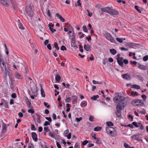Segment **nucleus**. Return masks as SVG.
Returning a JSON list of instances; mask_svg holds the SVG:
<instances>
[{"label":"nucleus","instance_id":"17","mask_svg":"<svg viewBox=\"0 0 148 148\" xmlns=\"http://www.w3.org/2000/svg\"><path fill=\"white\" fill-rule=\"evenodd\" d=\"M123 59V58L121 57V58L119 59H118L117 60V62L118 64L122 67L123 66V62H122Z\"/></svg>","mask_w":148,"mask_h":148},{"label":"nucleus","instance_id":"37","mask_svg":"<svg viewBox=\"0 0 148 148\" xmlns=\"http://www.w3.org/2000/svg\"><path fill=\"white\" fill-rule=\"evenodd\" d=\"M40 91H41V95L43 97H45V93L42 88L41 89Z\"/></svg>","mask_w":148,"mask_h":148},{"label":"nucleus","instance_id":"60","mask_svg":"<svg viewBox=\"0 0 148 148\" xmlns=\"http://www.w3.org/2000/svg\"><path fill=\"white\" fill-rule=\"evenodd\" d=\"M48 26L49 28V29H50L51 28V27L54 26V24L51 23H50L48 24Z\"/></svg>","mask_w":148,"mask_h":148},{"label":"nucleus","instance_id":"64","mask_svg":"<svg viewBox=\"0 0 148 148\" xmlns=\"http://www.w3.org/2000/svg\"><path fill=\"white\" fill-rule=\"evenodd\" d=\"M47 47L49 50H51V46L50 44H48L47 45Z\"/></svg>","mask_w":148,"mask_h":148},{"label":"nucleus","instance_id":"57","mask_svg":"<svg viewBox=\"0 0 148 148\" xmlns=\"http://www.w3.org/2000/svg\"><path fill=\"white\" fill-rule=\"evenodd\" d=\"M107 62V59H103L102 63L103 64L105 65Z\"/></svg>","mask_w":148,"mask_h":148},{"label":"nucleus","instance_id":"24","mask_svg":"<svg viewBox=\"0 0 148 148\" xmlns=\"http://www.w3.org/2000/svg\"><path fill=\"white\" fill-rule=\"evenodd\" d=\"M49 135L53 138H55L56 136V134L54 132L50 131L49 133Z\"/></svg>","mask_w":148,"mask_h":148},{"label":"nucleus","instance_id":"5","mask_svg":"<svg viewBox=\"0 0 148 148\" xmlns=\"http://www.w3.org/2000/svg\"><path fill=\"white\" fill-rule=\"evenodd\" d=\"M132 103L135 106H142L144 104V102L142 100L136 99L133 100Z\"/></svg>","mask_w":148,"mask_h":148},{"label":"nucleus","instance_id":"27","mask_svg":"<svg viewBox=\"0 0 148 148\" xmlns=\"http://www.w3.org/2000/svg\"><path fill=\"white\" fill-rule=\"evenodd\" d=\"M1 101H3V105L4 107L5 108H8V104L7 102L5 99H3Z\"/></svg>","mask_w":148,"mask_h":148},{"label":"nucleus","instance_id":"49","mask_svg":"<svg viewBox=\"0 0 148 148\" xmlns=\"http://www.w3.org/2000/svg\"><path fill=\"white\" fill-rule=\"evenodd\" d=\"M143 60L144 61H146L148 60V56L146 55L144 56L143 58Z\"/></svg>","mask_w":148,"mask_h":148},{"label":"nucleus","instance_id":"6","mask_svg":"<svg viewBox=\"0 0 148 148\" xmlns=\"http://www.w3.org/2000/svg\"><path fill=\"white\" fill-rule=\"evenodd\" d=\"M32 117L35 121H36L38 123H40V116L38 113L32 116Z\"/></svg>","mask_w":148,"mask_h":148},{"label":"nucleus","instance_id":"28","mask_svg":"<svg viewBox=\"0 0 148 148\" xmlns=\"http://www.w3.org/2000/svg\"><path fill=\"white\" fill-rule=\"evenodd\" d=\"M61 79V77L60 76L58 75L57 74L56 75L55 77V79L56 81L57 82H59Z\"/></svg>","mask_w":148,"mask_h":148},{"label":"nucleus","instance_id":"59","mask_svg":"<svg viewBox=\"0 0 148 148\" xmlns=\"http://www.w3.org/2000/svg\"><path fill=\"white\" fill-rule=\"evenodd\" d=\"M27 105L28 107L30 109H31L32 108V105L31 103L30 102H29L27 103Z\"/></svg>","mask_w":148,"mask_h":148},{"label":"nucleus","instance_id":"58","mask_svg":"<svg viewBox=\"0 0 148 148\" xmlns=\"http://www.w3.org/2000/svg\"><path fill=\"white\" fill-rule=\"evenodd\" d=\"M47 14L48 16L51 18V15L49 10H48L47 12Z\"/></svg>","mask_w":148,"mask_h":148},{"label":"nucleus","instance_id":"23","mask_svg":"<svg viewBox=\"0 0 148 148\" xmlns=\"http://www.w3.org/2000/svg\"><path fill=\"white\" fill-rule=\"evenodd\" d=\"M127 44L129 47L131 48H134L136 46V44L133 42H130L128 43Z\"/></svg>","mask_w":148,"mask_h":148},{"label":"nucleus","instance_id":"20","mask_svg":"<svg viewBox=\"0 0 148 148\" xmlns=\"http://www.w3.org/2000/svg\"><path fill=\"white\" fill-rule=\"evenodd\" d=\"M138 67L140 69L143 70H146L147 68L145 66L140 64H139L138 65Z\"/></svg>","mask_w":148,"mask_h":148},{"label":"nucleus","instance_id":"13","mask_svg":"<svg viewBox=\"0 0 148 148\" xmlns=\"http://www.w3.org/2000/svg\"><path fill=\"white\" fill-rule=\"evenodd\" d=\"M0 3L6 7H8L9 6V4L7 0H1Z\"/></svg>","mask_w":148,"mask_h":148},{"label":"nucleus","instance_id":"25","mask_svg":"<svg viewBox=\"0 0 148 148\" xmlns=\"http://www.w3.org/2000/svg\"><path fill=\"white\" fill-rule=\"evenodd\" d=\"M131 95L134 97L135 96H138L139 95V94L137 92L133 91H131L130 92Z\"/></svg>","mask_w":148,"mask_h":148},{"label":"nucleus","instance_id":"34","mask_svg":"<svg viewBox=\"0 0 148 148\" xmlns=\"http://www.w3.org/2000/svg\"><path fill=\"white\" fill-rule=\"evenodd\" d=\"M101 127L97 126L94 128V130L95 131H99L101 130Z\"/></svg>","mask_w":148,"mask_h":148},{"label":"nucleus","instance_id":"41","mask_svg":"<svg viewBox=\"0 0 148 148\" xmlns=\"http://www.w3.org/2000/svg\"><path fill=\"white\" fill-rule=\"evenodd\" d=\"M54 47L55 48H56L57 50H58L59 49V48L58 47V43L56 42H55L54 44Z\"/></svg>","mask_w":148,"mask_h":148},{"label":"nucleus","instance_id":"52","mask_svg":"<svg viewBox=\"0 0 148 148\" xmlns=\"http://www.w3.org/2000/svg\"><path fill=\"white\" fill-rule=\"evenodd\" d=\"M28 148H34V146L32 144L29 143L28 145Z\"/></svg>","mask_w":148,"mask_h":148},{"label":"nucleus","instance_id":"54","mask_svg":"<svg viewBox=\"0 0 148 148\" xmlns=\"http://www.w3.org/2000/svg\"><path fill=\"white\" fill-rule=\"evenodd\" d=\"M94 117L92 116H90L89 118V120L90 121H93Z\"/></svg>","mask_w":148,"mask_h":148},{"label":"nucleus","instance_id":"8","mask_svg":"<svg viewBox=\"0 0 148 148\" xmlns=\"http://www.w3.org/2000/svg\"><path fill=\"white\" fill-rule=\"evenodd\" d=\"M69 130L67 129L65 130L63 133V135L64 136L66 137L68 139H70L71 138V133H69Z\"/></svg>","mask_w":148,"mask_h":148},{"label":"nucleus","instance_id":"1","mask_svg":"<svg viewBox=\"0 0 148 148\" xmlns=\"http://www.w3.org/2000/svg\"><path fill=\"white\" fill-rule=\"evenodd\" d=\"M125 99V98L121 96L115 97L113 98L114 101L117 102V101H119V102L116 106V111L115 112V114L118 117H120L121 116V111L123 109V108H124L125 106V103L122 101Z\"/></svg>","mask_w":148,"mask_h":148},{"label":"nucleus","instance_id":"2","mask_svg":"<svg viewBox=\"0 0 148 148\" xmlns=\"http://www.w3.org/2000/svg\"><path fill=\"white\" fill-rule=\"evenodd\" d=\"M106 130L107 133L112 137H115L117 135L116 129L112 127H106Z\"/></svg>","mask_w":148,"mask_h":148},{"label":"nucleus","instance_id":"29","mask_svg":"<svg viewBox=\"0 0 148 148\" xmlns=\"http://www.w3.org/2000/svg\"><path fill=\"white\" fill-rule=\"evenodd\" d=\"M110 51L113 55H114L116 53V51L114 49H110Z\"/></svg>","mask_w":148,"mask_h":148},{"label":"nucleus","instance_id":"19","mask_svg":"<svg viewBox=\"0 0 148 148\" xmlns=\"http://www.w3.org/2000/svg\"><path fill=\"white\" fill-rule=\"evenodd\" d=\"M84 49L87 51H88L90 50V45L88 44L86 45L84 44Z\"/></svg>","mask_w":148,"mask_h":148},{"label":"nucleus","instance_id":"3","mask_svg":"<svg viewBox=\"0 0 148 148\" xmlns=\"http://www.w3.org/2000/svg\"><path fill=\"white\" fill-rule=\"evenodd\" d=\"M0 63L2 69V72L4 75V76H6L7 75L6 67L4 61L2 58V55L1 54H0Z\"/></svg>","mask_w":148,"mask_h":148},{"label":"nucleus","instance_id":"7","mask_svg":"<svg viewBox=\"0 0 148 148\" xmlns=\"http://www.w3.org/2000/svg\"><path fill=\"white\" fill-rule=\"evenodd\" d=\"M70 38L71 39V43L72 46H74L75 44V37L74 32L72 33L71 35L69 34Z\"/></svg>","mask_w":148,"mask_h":148},{"label":"nucleus","instance_id":"4","mask_svg":"<svg viewBox=\"0 0 148 148\" xmlns=\"http://www.w3.org/2000/svg\"><path fill=\"white\" fill-rule=\"evenodd\" d=\"M103 35L104 37L107 40L110 41L111 42L114 43L116 42L114 39L107 31H106L104 32Z\"/></svg>","mask_w":148,"mask_h":148},{"label":"nucleus","instance_id":"47","mask_svg":"<svg viewBox=\"0 0 148 148\" xmlns=\"http://www.w3.org/2000/svg\"><path fill=\"white\" fill-rule=\"evenodd\" d=\"M44 129L46 132H48L50 131L48 127H45L44 128Z\"/></svg>","mask_w":148,"mask_h":148},{"label":"nucleus","instance_id":"21","mask_svg":"<svg viewBox=\"0 0 148 148\" xmlns=\"http://www.w3.org/2000/svg\"><path fill=\"white\" fill-rule=\"evenodd\" d=\"M87 105V103L86 101H83L80 103L81 107L84 108L86 107Z\"/></svg>","mask_w":148,"mask_h":148},{"label":"nucleus","instance_id":"43","mask_svg":"<svg viewBox=\"0 0 148 148\" xmlns=\"http://www.w3.org/2000/svg\"><path fill=\"white\" fill-rule=\"evenodd\" d=\"M65 101L66 102H70L71 101V99L70 97H67L66 98V99H65Z\"/></svg>","mask_w":148,"mask_h":148},{"label":"nucleus","instance_id":"42","mask_svg":"<svg viewBox=\"0 0 148 148\" xmlns=\"http://www.w3.org/2000/svg\"><path fill=\"white\" fill-rule=\"evenodd\" d=\"M135 9L137 10V11L139 13H141V10L139 9V7L137 5L135 6Z\"/></svg>","mask_w":148,"mask_h":148},{"label":"nucleus","instance_id":"16","mask_svg":"<svg viewBox=\"0 0 148 148\" xmlns=\"http://www.w3.org/2000/svg\"><path fill=\"white\" fill-rule=\"evenodd\" d=\"M7 131V126L6 124L4 123H3L2 125V132L4 133Z\"/></svg>","mask_w":148,"mask_h":148},{"label":"nucleus","instance_id":"45","mask_svg":"<svg viewBox=\"0 0 148 148\" xmlns=\"http://www.w3.org/2000/svg\"><path fill=\"white\" fill-rule=\"evenodd\" d=\"M60 49L62 51H64L66 50V47L64 45H62L60 48Z\"/></svg>","mask_w":148,"mask_h":148},{"label":"nucleus","instance_id":"12","mask_svg":"<svg viewBox=\"0 0 148 148\" xmlns=\"http://www.w3.org/2000/svg\"><path fill=\"white\" fill-rule=\"evenodd\" d=\"M11 3L12 5V7L15 10H16L18 9V8L17 7V5L16 3L13 1H11Z\"/></svg>","mask_w":148,"mask_h":148},{"label":"nucleus","instance_id":"18","mask_svg":"<svg viewBox=\"0 0 148 148\" xmlns=\"http://www.w3.org/2000/svg\"><path fill=\"white\" fill-rule=\"evenodd\" d=\"M122 76L123 78L127 80H129L131 79L130 76L127 74L122 75Z\"/></svg>","mask_w":148,"mask_h":148},{"label":"nucleus","instance_id":"50","mask_svg":"<svg viewBox=\"0 0 148 148\" xmlns=\"http://www.w3.org/2000/svg\"><path fill=\"white\" fill-rule=\"evenodd\" d=\"M87 11L88 13V15L89 17H91L92 15V12H90L89 11L88 9L87 10Z\"/></svg>","mask_w":148,"mask_h":148},{"label":"nucleus","instance_id":"9","mask_svg":"<svg viewBox=\"0 0 148 148\" xmlns=\"http://www.w3.org/2000/svg\"><path fill=\"white\" fill-rule=\"evenodd\" d=\"M109 14L112 15H117L119 14V12L115 10L110 8Z\"/></svg>","mask_w":148,"mask_h":148},{"label":"nucleus","instance_id":"44","mask_svg":"<svg viewBox=\"0 0 148 148\" xmlns=\"http://www.w3.org/2000/svg\"><path fill=\"white\" fill-rule=\"evenodd\" d=\"M83 30L85 32H88V29L86 26H83L82 27Z\"/></svg>","mask_w":148,"mask_h":148},{"label":"nucleus","instance_id":"63","mask_svg":"<svg viewBox=\"0 0 148 148\" xmlns=\"http://www.w3.org/2000/svg\"><path fill=\"white\" fill-rule=\"evenodd\" d=\"M11 97L13 98H15L16 97V95L15 93H13L11 95Z\"/></svg>","mask_w":148,"mask_h":148},{"label":"nucleus","instance_id":"22","mask_svg":"<svg viewBox=\"0 0 148 148\" xmlns=\"http://www.w3.org/2000/svg\"><path fill=\"white\" fill-rule=\"evenodd\" d=\"M131 138L132 139L134 140H137L138 141V138H139V136L137 134H135L131 136Z\"/></svg>","mask_w":148,"mask_h":148},{"label":"nucleus","instance_id":"51","mask_svg":"<svg viewBox=\"0 0 148 148\" xmlns=\"http://www.w3.org/2000/svg\"><path fill=\"white\" fill-rule=\"evenodd\" d=\"M132 124L134 125L135 127H139V125H138L137 123L136 122H133L132 123Z\"/></svg>","mask_w":148,"mask_h":148},{"label":"nucleus","instance_id":"48","mask_svg":"<svg viewBox=\"0 0 148 148\" xmlns=\"http://www.w3.org/2000/svg\"><path fill=\"white\" fill-rule=\"evenodd\" d=\"M16 78L18 79H21V75H20L18 73H16Z\"/></svg>","mask_w":148,"mask_h":148},{"label":"nucleus","instance_id":"15","mask_svg":"<svg viewBox=\"0 0 148 148\" xmlns=\"http://www.w3.org/2000/svg\"><path fill=\"white\" fill-rule=\"evenodd\" d=\"M110 8L107 7L102 8L101 9V10L103 12L108 13L109 14Z\"/></svg>","mask_w":148,"mask_h":148},{"label":"nucleus","instance_id":"40","mask_svg":"<svg viewBox=\"0 0 148 148\" xmlns=\"http://www.w3.org/2000/svg\"><path fill=\"white\" fill-rule=\"evenodd\" d=\"M92 82L94 84H102V82H97L94 80H92Z\"/></svg>","mask_w":148,"mask_h":148},{"label":"nucleus","instance_id":"33","mask_svg":"<svg viewBox=\"0 0 148 148\" xmlns=\"http://www.w3.org/2000/svg\"><path fill=\"white\" fill-rule=\"evenodd\" d=\"M77 97L76 95H73L72 96V99L73 100V102H75L77 101Z\"/></svg>","mask_w":148,"mask_h":148},{"label":"nucleus","instance_id":"11","mask_svg":"<svg viewBox=\"0 0 148 148\" xmlns=\"http://www.w3.org/2000/svg\"><path fill=\"white\" fill-rule=\"evenodd\" d=\"M26 14L30 17H32L33 16V12L31 9H27L26 11Z\"/></svg>","mask_w":148,"mask_h":148},{"label":"nucleus","instance_id":"39","mask_svg":"<svg viewBox=\"0 0 148 148\" xmlns=\"http://www.w3.org/2000/svg\"><path fill=\"white\" fill-rule=\"evenodd\" d=\"M28 112L31 113L32 114H33L34 113V111L32 109V108L31 109H30L28 110Z\"/></svg>","mask_w":148,"mask_h":148},{"label":"nucleus","instance_id":"55","mask_svg":"<svg viewBox=\"0 0 148 148\" xmlns=\"http://www.w3.org/2000/svg\"><path fill=\"white\" fill-rule=\"evenodd\" d=\"M141 96L144 101H145L147 98V96H146V95L143 94Z\"/></svg>","mask_w":148,"mask_h":148},{"label":"nucleus","instance_id":"32","mask_svg":"<svg viewBox=\"0 0 148 148\" xmlns=\"http://www.w3.org/2000/svg\"><path fill=\"white\" fill-rule=\"evenodd\" d=\"M132 88L138 89H139L140 88V86L136 84L132 85Z\"/></svg>","mask_w":148,"mask_h":148},{"label":"nucleus","instance_id":"14","mask_svg":"<svg viewBox=\"0 0 148 148\" xmlns=\"http://www.w3.org/2000/svg\"><path fill=\"white\" fill-rule=\"evenodd\" d=\"M56 16L58 18L60 21L62 22H64L65 21V19L62 17V16L60 15L58 13H56Z\"/></svg>","mask_w":148,"mask_h":148},{"label":"nucleus","instance_id":"26","mask_svg":"<svg viewBox=\"0 0 148 148\" xmlns=\"http://www.w3.org/2000/svg\"><path fill=\"white\" fill-rule=\"evenodd\" d=\"M68 29L69 30H72V31H73V32H74L73 31V28L72 26L69 24H67L66 25V26Z\"/></svg>","mask_w":148,"mask_h":148},{"label":"nucleus","instance_id":"31","mask_svg":"<svg viewBox=\"0 0 148 148\" xmlns=\"http://www.w3.org/2000/svg\"><path fill=\"white\" fill-rule=\"evenodd\" d=\"M117 41L120 43H122L123 42V41L125 40V38H116Z\"/></svg>","mask_w":148,"mask_h":148},{"label":"nucleus","instance_id":"61","mask_svg":"<svg viewBox=\"0 0 148 148\" xmlns=\"http://www.w3.org/2000/svg\"><path fill=\"white\" fill-rule=\"evenodd\" d=\"M88 143V141L85 140L83 141L82 145L84 146L86 145Z\"/></svg>","mask_w":148,"mask_h":148},{"label":"nucleus","instance_id":"56","mask_svg":"<svg viewBox=\"0 0 148 148\" xmlns=\"http://www.w3.org/2000/svg\"><path fill=\"white\" fill-rule=\"evenodd\" d=\"M62 85H63V86H64L65 87H66V86H67V88H68V87H69V86H70V85H69V84H66V85L65 83H64V82H63L62 83Z\"/></svg>","mask_w":148,"mask_h":148},{"label":"nucleus","instance_id":"53","mask_svg":"<svg viewBox=\"0 0 148 148\" xmlns=\"http://www.w3.org/2000/svg\"><path fill=\"white\" fill-rule=\"evenodd\" d=\"M50 125V123L47 121H46L45 122V123L43 124V125L44 126H47L48 125Z\"/></svg>","mask_w":148,"mask_h":148},{"label":"nucleus","instance_id":"38","mask_svg":"<svg viewBox=\"0 0 148 148\" xmlns=\"http://www.w3.org/2000/svg\"><path fill=\"white\" fill-rule=\"evenodd\" d=\"M31 128L32 130L36 131V130L34 125L33 124H31Z\"/></svg>","mask_w":148,"mask_h":148},{"label":"nucleus","instance_id":"10","mask_svg":"<svg viewBox=\"0 0 148 148\" xmlns=\"http://www.w3.org/2000/svg\"><path fill=\"white\" fill-rule=\"evenodd\" d=\"M31 135L33 140L35 142H37L38 141V138L37 135L36 133L35 132H32L31 133Z\"/></svg>","mask_w":148,"mask_h":148},{"label":"nucleus","instance_id":"35","mask_svg":"<svg viewBox=\"0 0 148 148\" xmlns=\"http://www.w3.org/2000/svg\"><path fill=\"white\" fill-rule=\"evenodd\" d=\"M108 127L112 126L114 125L113 123L111 121H108L106 123Z\"/></svg>","mask_w":148,"mask_h":148},{"label":"nucleus","instance_id":"30","mask_svg":"<svg viewBox=\"0 0 148 148\" xmlns=\"http://www.w3.org/2000/svg\"><path fill=\"white\" fill-rule=\"evenodd\" d=\"M18 21L19 22H20V20L19 19L18 20ZM18 27L19 28L22 29H24V27L23 26V25L21 23H19L18 24Z\"/></svg>","mask_w":148,"mask_h":148},{"label":"nucleus","instance_id":"62","mask_svg":"<svg viewBox=\"0 0 148 148\" xmlns=\"http://www.w3.org/2000/svg\"><path fill=\"white\" fill-rule=\"evenodd\" d=\"M45 118L49 122H51L52 121L51 118V117H46Z\"/></svg>","mask_w":148,"mask_h":148},{"label":"nucleus","instance_id":"46","mask_svg":"<svg viewBox=\"0 0 148 148\" xmlns=\"http://www.w3.org/2000/svg\"><path fill=\"white\" fill-rule=\"evenodd\" d=\"M138 125H139V126H140V129L141 130H143L144 129V127L142 123H138Z\"/></svg>","mask_w":148,"mask_h":148},{"label":"nucleus","instance_id":"36","mask_svg":"<svg viewBox=\"0 0 148 148\" xmlns=\"http://www.w3.org/2000/svg\"><path fill=\"white\" fill-rule=\"evenodd\" d=\"M99 96L98 95H94L91 97V99L94 100H96L97 98H98Z\"/></svg>","mask_w":148,"mask_h":148}]
</instances>
